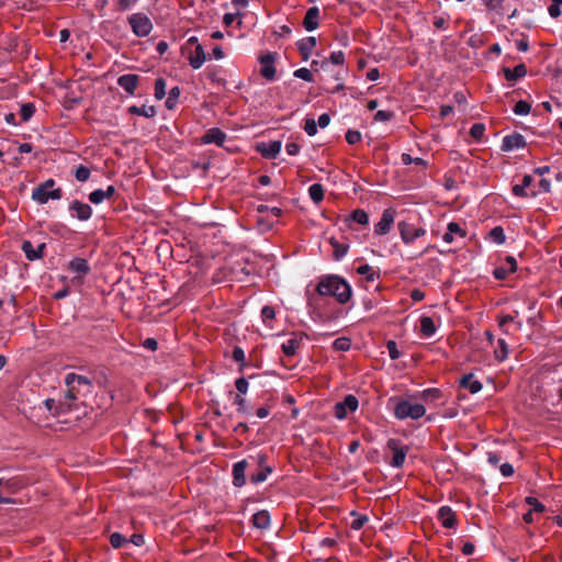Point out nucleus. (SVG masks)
Returning <instances> with one entry per match:
<instances>
[{"label":"nucleus","instance_id":"412c9836","mask_svg":"<svg viewBox=\"0 0 562 562\" xmlns=\"http://www.w3.org/2000/svg\"><path fill=\"white\" fill-rule=\"evenodd\" d=\"M516 268V259L514 257H507L506 267H497L493 273L497 280H503L507 277L508 273L514 272Z\"/></svg>","mask_w":562,"mask_h":562},{"label":"nucleus","instance_id":"864d4df0","mask_svg":"<svg viewBox=\"0 0 562 562\" xmlns=\"http://www.w3.org/2000/svg\"><path fill=\"white\" fill-rule=\"evenodd\" d=\"M386 348H387L389 356L391 359L396 360L401 357V353L397 349L395 341H393V340L387 341Z\"/></svg>","mask_w":562,"mask_h":562},{"label":"nucleus","instance_id":"f257e3e1","mask_svg":"<svg viewBox=\"0 0 562 562\" xmlns=\"http://www.w3.org/2000/svg\"><path fill=\"white\" fill-rule=\"evenodd\" d=\"M65 383L67 385V392L64 401L58 403L53 398L44 401L46 409L54 416L71 411L74 407L72 402L87 396L92 391V383L85 375L68 373L65 378Z\"/></svg>","mask_w":562,"mask_h":562},{"label":"nucleus","instance_id":"79ce46f5","mask_svg":"<svg viewBox=\"0 0 562 562\" xmlns=\"http://www.w3.org/2000/svg\"><path fill=\"white\" fill-rule=\"evenodd\" d=\"M498 348L495 350V356L498 360L503 361L508 355V346L504 339H498Z\"/></svg>","mask_w":562,"mask_h":562},{"label":"nucleus","instance_id":"7c9ffc66","mask_svg":"<svg viewBox=\"0 0 562 562\" xmlns=\"http://www.w3.org/2000/svg\"><path fill=\"white\" fill-rule=\"evenodd\" d=\"M261 64H262L261 75L269 80L273 79L276 69H274L273 65L271 64L269 57L268 56L262 57Z\"/></svg>","mask_w":562,"mask_h":562},{"label":"nucleus","instance_id":"bf43d9fd","mask_svg":"<svg viewBox=\"0 0 562 562\" xmlns=\"http://www.w3.org/2000/svg\"><path fill=\"white\" fill-rule=\"evenodd\" d=\"M233 359L239 362L241 366L245 364V352L240 347H235L233 350Z\"/></svg>","mask_w":562,"mask_h":562},{"label":"nucleus","instance_id":"393cba45","mask_svg":"<svg viewBox=\"0 0 562 562\" xmlns=\"http://www.w3.org/2000/svg\"><path fill=\"white\" fill-rule=\"evenodd\" d=\"M505 78L509 81L517 80L519 78H522L527 74V68L525 65L520 64L517 65L514 69L505 68Z\"/></svg>","mask_w":562,"mask_h":562},{"label":"nucleus","instance_id":"ddd939ff","mask_svg":"<svg viewBox=\"0 0 562 562\" xmlns=\"http://www.w3.org/2000/svg\"><path fill=\"white\" fill-rule=\"evenodd\" d=\"M69 211L72 217L80 221H87L92 215L91 206L77 200L70 203Z\"/></svg>","mask_w":562,"mask_h":562},{"label":"nucleus","instance_id":"423d86ee","mask_svg":"<svg viewBox=\"0 0 562 562\" xmlns=\"http://www.w3.org/2000/svg\"><path fill=\"white\" fill-rule=\"evenodd\" d=\"M68 270L74 273L71 283L79 286L83 283L85 278L89 274L91 268L87 259L76 257L69 261Z\"/></svg>","mask_w":562,"mask_h":562},{"label":"nucleus","instance_id":"9d476101","mask_svg":"<svg viewBox=\"0 0 562 562\" xmlns=\"http://www.w3.org/2000/svg\"><path fill=\"white\" fill-rule=\"evenodd\" d=\"M359 402L356 396L347 395L342 402L335 405V416L338 419L346 418L348 412H355L358 408Z\"/></svg>","mask_w":562,"mask_h":562},{"label":"nucleus","instance_id":"ea45409f","mask_svg":"<svg viewBox=\"0 0 562 562\" xmlns=\"http://www.w3.org/2000/svg\"><path fill=\"white\" fill-rule=\"evenodd\" d=\"M21 487V484L16 480H3L1 491L9 494L15 493Z\"/></svg>","mask_w":562,"mask_h":562},{"label":"nucleus","instance_id":"58836bf2","mask_svg":"<svg viewBox=\"0 0 562 562\" xmlns=\"http://www.w3.org/2000/svg\"><path fill=\"white\" fill-rule=\"evenodd\" d=\"M531 105L524 100L518 101L514 106V113L517 115H527L530 113Z\"/></svg>","mask_w":562,"mask_h":562},{"label":"nucleus","instance_id":"5701e85b","mask_svg":"<svg viewBox=\"0 0 562 562\" xmlns=\"http://www.w3.org/2000/svg\"><path fill=\"white\" fill-rule=\"evenodd\" d=\"M461 386L468 389L472 394L479 393L482 390V383L473 379V374H465L460 380Z\"/></svg>","mask_w":562,"mask_h":562},{"label":"nucleus","instance_id":"13d9d810","mask_svg":"<svg viewBox=\"0 0 562 562\" xmlns=\"http://www.w3.org/2000/svg\"><path fill=\"white\" fill-rule=\"evenodd\" d=\"M234 403L237 406V411L239 413H241V414H246L247 413L246 400L243 396L236 395Z\"/></svg>","mask_w":562,"mask_h":562},{"label":"nucleus","instance_id":"5fc2aeb1","mask_svg":"<svg viewBox=\"0 0 562 562\" xmlns=\"http://www.w3.org/2000/svg\"><path fill=\"white\" fill-rule=\"evenodd\" d=\"M552 3L550 4L548 11L550 16L558 18L561 14L560 5L562 4V0H551Z\"/></svg>","mask_w":562,"mask_h":562},{"label":"nucleus","instance_id":"a878e982","mask_svg":"<svg viewBox=\"0 0 562 562\" xmlns=\"http://www.w3.org/2000/svg\"><path fill=\"white\" fill-rule=\"evenodd\" d=\"M252 522L256 528L266 529L270 524V515L267 510H260L252 516Z\"/></svg>","mask_w":562,"mask_h":562},{"label":"nucleus","instance_id":"3c124183","mask_svg":"<svg viewBox=\"0 0 562 562\" xmlns=\"http://www.w3.org/2000/svg\"><path fill=\"white\" fill-rule=\"evenodd\" d=\"M239 19L238 20V25H241V14L240 12H234V13H226L223 18V23L226 25V26H229L232 25L236 19Z\"/></svg>","mask_w":562,"mask_h":562},{"label":"nucleus","instance_id":"09e8293b","mask_svg":"<svg viewBox=\"0 0 562 562\" xmlns=\"http://www.w3.org/2000/svg\"><path fill=\"white\" fill-rule=\"evenodd\" d=\"M105 199L104 196V193H103V190L102 189H97L94 191H92L90 194H89V201L93 204H100L102 203Z\"/></svg>","mask_w":562,"mask_h":562},{"label":"nucleus","instance_id":"c9c22d12","mask_svg":"<svg viewBox=\"0 0 562 562\" xmlns=\"http://www.w3.org/2000/svg\"><path fill=\"white\" fill-rule=\"evenodd\" d=\"M351 347V341L347 337H339L334 340L333 348L337 351H348Z\"/></svg>","mask_w":562,"mask_h":562},{"label":"nucleus","instance_id":"774afa93","mask_svg":"<svg viewBox=\"0 0 562 562\" xmlns=\"http://www.w3.org/2000/svg\"><path fill=\"white\" fill-rule=\"evenodd\" d=\"M513 193L516 196H521V198L528 196V193L526 192V188H524L522 184H515L513 187Z\"/></svg>","mask_w":562,"mask_h":562},{"label":"nucleus","instance_id":"338daca9","mask_svg":"<svg viewBox=\"0 0 562 562\" xmlns=\"http://www.w3.org/2000/svg\"><path fill=\"white\" fill-rule=\"evenodd\" d=\"M392 114L387 111H378L374 115L375 121L385 122L391 119Z\"/></svg>","mask_w":562,"mask_h":562},{"label":"nucleus","instance_id":"0eeeda50","mask_svg":"<svg viewBox=\"0 0 562 562\" xmlns=\"http://www.w3.org/2000/svg\"><path fill=\"white\" fill-rule=\"evenodd\" d=\"M128 23L136 36L145 37L153 30L150 19L144 13H134L128 18Z\"/></svg>","mask_w":562,"mask_h":562},{"label":"nucleus","instance_id":"4c0bfd02","mask_svg":"<svg viewBox=\"0 0 562 562\" xmlns=\"http://www.w3.org/2000/svg\"><path fill=\"white\" fill-rule=\"evenodd\" d=\"M490 236L491 238L498 245H502L505 243V233H504V229L501 227V226H496L494 227L491 232H490Z\"/></svg>","mask_w":562,"mask_h":562},{"label":"nucleus","instance_id":"cd10ccee","mask_svg":"<svg viewBox=\"0 0 562 562\" xmlns=\"http://www.w3.org/2000/svg\"><path fill=\"white\" fill-rule=\"evenodd\" d=\"M420 330L424 336L430 337L436 331V326L431 317L429 316H423L420 318Z\"/></svg>","mask_w":562,"mask_h":562},{"label":"nucleus","instance_id":"b1692460","mask_svg":"<svg viewBox=\"0 0 562 562\" xmlns=\"http://www.w3.org/2000/svg\"><path fill=\"white\" fill-rule=\"evenodd\" d=\"M454 235H459L460 237L465 236V232L460 227L458 223L451 222L448 225V231L442 236L443 241L450 244L454 240Z\"/></svg>","mask_w":562,"mask_h":562},{"label":"nucleus","instance_id":"c85d7f7f","mask_svg":"<svg viewBox=\"0 0 562 562\" xmlns=\"http://www.w3.org/2000/svg\"><path fill=\"white\" fill-rule=\"evenodd\" d=\"M128 111L133 114H137L145 117H153L156 115V109L153 105H132Z\"/></svg>","mask_w":562,"mask_h":562},{"label":"nucleus","instance_id":"6e6552de","mask_svg":"<svg viewBox=\"0 0 562 562\" xmlns=\"http://www.w3.org/2000/svg\"><path fill=\"white\" fill-rule=\"evenodd\" d=\"M387 449L392 452L390 464L394 468H401L405 462L408 448L402 446L397 439H390L387 441Z\"/></svg>","mask_w":562,"mask_h":562},{"label":"nucleus","instance_id":"6e6d98bb","mask_svg":"<svg viewBox=\"0 0 562 562\" xmlns=\"http://www.w3.org/2000/svg\"><path fill=\"white\" fill-rule=\"evenodd\" d=\"M360 139H361V134L358 131L349 130L346 133V140L350 145L357 144L358 142H360Z\"/></svg>","mask_w":562,"mask_h":562},{"label":"nucleus","instance_id":"a19ab883","mask_svg":"<svg viewBox=\"0 0 562 562\" xmlns=\"http://www.w3.org/2000/svg\"><path fill=\"white\" fill-rule=\"evenodd\" d=\"M166 95V81L162 78H158L155 82V98L157 100L164 99Z\"/></svg>","mask_w":562,"mask_h":562},{"label":"nucleus","instance_id":"0e129e2a","mask_svg":"<svg viewBox=\"0 0 562 562\" xmlns=\"http://www.w3.org/2000/svg\"><path fill=\"white\" fill-rule=\"evenodd\" d=\"M483 4L490 10H498L502 7L503 0H481Z\"/></svg>","mask_w":562,"mask_h":562},{"label":"nucleus","instance_id":"de8ad7c7","mask_svg":"<svg viewBox=\"0 0 562 562\" xmlns=\"http://www.w3.org/2000/svg\"><path fill=\"white\" fill-rule=\"evenodd\" d=\"M526 503L530 506L529 510L533 513H542L544 510V506L535 497H527Z\"/></svg>","mask_w":562,"mask_h":562},{"label":"nucleus","instance_id":"c03bdc74","mask_svg":"<svg viewBox=\"0 0 562 562\" xmlns=\"http://www.w3.org/2000/svg\"><path fill=\"white\" fill-rule=\"evenodd\" d=\"M281 348L284 355L292 356L295 353V350L297 348V341L293 338L288 339L285 342L282 344Z\"/></svg>","mask_w":562,"mask_h":562},{"label":"nucleus","instance_id":"603ef678","mask_svg":"<svg viewBox=\"0 0 562 562\" xmlns=\"http://www.w3.org/2000/svg\"><path fill=\"white\" fill-rule=\"evenodd\" d=\"M126 541V538L119 532H114L110 537V542L114 548H121Z\"/></svg>","mask_w":562,"mask_h":562},{"label":"nucleus","instance_id":"4d7b16f0","mask_svg":"<svg viewBox=\"0 0 562 562\" xmlns=\"http://www.w3.org/2000/svg\"><path fill=\"white\" fill-rule=\"evenodd\" d=\"M368 521V518L367 516H357L356 518H353V520L350 522V527L353 529V530H359L361 529L364 524Z\"/></svg>","mask_w":562,"mask_h":562},{"label":"nucleus","instance_id":"f704fd0d","mask_svg":"<svg viewBox=\"0 0 562 562\" xmlns=\"http://www.w3.org/2000/svg\"><path fill=\"white\" fill-rule=\"evenodd\" d=\"M330 244L334 248V257L335 259L339 260L341 259L348 251V246L345 244H339L334 238L330 239Z\"/></svg>","mask_w":562,"mask_h":562},{"label":"nucleus","instance_id":"2eb2a0df","mask_svg":"<svg viewBox=\"0 0 562 562\" xmlns=\"http://www.w3.org/2000/svg\"><path fill=\"white\" fill-rule=\"evenodd\" d=\"M526 146V139L520 134H512L504 137L502 143V149L504 151H510L514 149L524 148Z\"/></svg>","mask_w":562,"mask_h":562},{"label":"nucleus","instance_id":"9b49d317","mask_svg":"<svg viewBox=\"0 0 562 562\" xmlns=\"http://www.w3.org/2000/svg\"><path fill=\"white\" fill-rule=\"evenodd\" d=\"M395 218V212L392 209L383 211L381 220L376 223L374 232L376 235H385L390 232Z\"/></svg>","mask_w":562,"mask_h":562},{"label":"nucleus","instance_id":"49530a36","mask_svg":"<svg viewBox=\"0 0 562 562\" xmlns=\"http://www.w3.org/2000/svg\"><path fill=\"white\" fill-rule=\"evenodd\" d=\"M485 126L481 123H475L470 128V135L475 139H481L484 135Z\"/></svg>","mask_w":562,"mask_h":562},{"label":"nucleus","instance_id":"052dcab7","mask_svg":"<svg viewBox=\"0 0 562 562\" xmlns=\"http://www.w3.org/2000/svg\"><path fill=\"white\" fill-rule=\"evenodd\" d=\"M294 76L306 81L312 80V72L307 68H300L295 70Z\"/></svg>","mask_w":562,"mask_h":562},{"label":"nucleus","instance_id":"e2e57ef3","mask_svg":"<svg viewBox=\"0 0 562 562\" xmlns=\"http://www.w3.org/2000/svg\"><path fill=\"white\" fill-rule=\"evenodd\" d=\"M235 386L240 394H246L248 391V382L244 378H239L235 382Z\"/></svg>","mask_w":562,"mask_h":562},{"label":"nucleus","instance_id":"37998d69","mask_svg":"<svg viewBox=\"0 0 562 562\" xmlns=\"http://www.w3.org/2000/svg\"><path fill=\"white\" fill-rule=\"evenodd\" d=\"M75 177L78 181L80 182H85L89 179L90 177V170L89 168H87L86 166L83 165H80L76 168L75 170Z\"/></svg>","mask_w":562,"mask_h":562},{"label":"nucleus","instance_id":"20e7f679","mask_svg":"<svg viewBox=\"0 0 562 562\" xmlns=\"http://www.w3.org/2000/svg\"><path fill=\"white\" fill-rule=\"evenodd\" d=\"M393 412L397 419H418L425 415L426 408L423 404L401 400L395 404Z\"/></svg>","mask_w":562,"mask_h":562},{"label":"nucleus","instance_id":"e433bc0d","mask_svg":"<svg viewBox=\"0 0 562 562\" xmlns=\"http://www.w3.org/2000/svg\"><path fill=\"white\" fill-rule=\"evenodd\" d=\"M35 112V106L32 103H24L21 105L20 115L23 122L29 121Z\"/></svg>","mask_w":562,"mask_h":562},{"label":"nucleus","instance_id":"72a5a7b5","mask_svg":"<svg viewBox=\"0 0 562 562\" xmlns=\"http://www.w3.org/2000/svg\"><path fill=\"white\" fill-rule=\"evenodd\" d=\"M179 97H180V88L179 87L171 88L168 93V98L166 100V106L169 110H172L177 105Z\"/></svg>","mask_w":562,"mask_h":562},{"label":"nucleus","instance_id":"aec40b11","mask_svg":"<svg viewBox=\"0 0 562 562\" xmlns=\"http://www.w3.org/2000/svg\"><path fill=\"white\" fill-rule=\"evenodd\" d=\"M205 60L206 56L204 49L200 44H198L194 52L189 56V64L193 69H199L203 66Z\"/></svg>","mask_w":562,"mask_h":562},{"label":"nucleus","instance_id":"2f4dec72","mask_svg":"<svg viewBox=\"0 0 562 562\" xmlns=\"http://www.w3.org/2000/svg\"><path fill=\"white\" fill-rule=\"evenodd\" d=\"M303 24L307 31L316 29V7L307 10Z\"/></svg>","mask_w":562,"mask_h":562},{"label":"nucleus","instance_id":"f8f14e48","mask_svg":"<svg viewBox=\"0 0 562 562\" xmlns=\"http://www.w3.org/2000/svg\"><path fill=\"white\" fill-rule=\"evenodd\" d=\"M280 140L261 142L257 144V150L268 159L276 158L281 150Z\"/></svg>","mask_w":562,"mask_h":562},{"label":"nucleus","instance_id":"1a4fd4ad","mask_svg":"<svg viewBox=\"0 0 562 562\" xmlns=\"http://www.w3.org/2000/svg\"><path fill=\"white\" fill-rule=\"evenodd\" d=\"M398 231L401 238L405 244H412L416 238L426 234V231L423 227H414L407 222H400Z\"/></svg>","mask_w":562,"mask_h":562},{"label":"nucleus","instance_id":"c756f323","mask_svg":"<svg viewBox=\"0 0 562 562\" xmlns=\"http://www.w3.org/2000/svg\"><path fill=\"white\" fill-rule=\"evenodd\" d=\"M276 317V311L272 306H269V305H266L262 307L261 310V318H262V322L263 324L269 327V328H272V321Z\"/></svg>","mask_w":562,"mask_h":562},{"label":"nucleus","instance_id":"4468645a","mask_svg":"<svg viewBox=\"0 0 562 562\" xmlns=\"http://www.w3.org/2000/svg\"><path fill=\"white\" fill-rule=\"evenodd\" d=\"M437 518L445 528H454L457 525L456 513L449 506H441Z\"/></svg>","mask_w":562,"mask_h":562},{"label":"nucleus","instance_id":"473e14b6","mask_svg":"<svg viewBox=\"0 0 562 562\" xmlns=\"http://www.w3.org/2000/svg\"><path fill=\"white\" fill-rule=\"evenodd\" d=\"M350 218L360 224V225H368L369 223V215L368 213L362 209H357L350 214Z\"/></svg>","mask_w":562,"mask_h":562},{"label":"nucleus","instance_id":"bb28decb","mask_svg":"<svg viewBox=\"0 0 562 562\" xmlns=\"http://www.w3.org/2000/svg\"><path fill=\"white\" fill-rule=\"evenodd\" d=\"M357 272L361 276H364L367 281L369 282H373L380 277L379 271H376L373 267H371L368 263L358 267Z\"/></svg>","mask_w":562,"mask_h":562},{"label":"nucleus","instance_id":"69168bd1","mask_svg":"<svg viewBox=\"0 0 562 562\" xmlns=\"http://www.w3.org/2000/svg\"><path fill=\"white\" fill-rule=\"evenodd\" d=\"M143 346L148 350L155 351L158 347V342L154 338H147L144 340Z\"/></svg>","mask_w":562,"mask_h":562},{"label":"nucleus","instance_id":"680f3d73","mask_svg":"<svg viewBox=\"0 0 562 562\" xmlns=\"http://www.w3.org/2000/svg\"><path fill=\"white\" fill-rule=\"evenodd\" d=\"M304 128L308 135H311V136L315 135L316 134L315 120L312 117L306 119Z\"/></svg>","mask_w":562,"mask_h":562},{"label":"nucleus","instance_id":"6ab92c4d","mask_svg":"<svg viewBox=\"0 0 562 562\" xmlns=\"http://www.w3.org/2000/svg\"><path fill=\"white\" fill-rule=\"evenodd\" d=\"M315 45H316V38L314 36H308V37L302 38L297 42V48H299L303 59L306 60L311 56Z\"/></svg>","mask_w":562,"mask_h":562},{"label":"nucleus","instance_id":"8fccbe9b","mask_svg":"<svg viewBox=\"0 0 562 562\" xmlns=\"http://www.w3.org/2000/svg\"><path fill=\"white\" fill-rule=\"evenodd\" d=\"M402 162L404 165H411V164H415V165H419V166H425L426 165V161L423 159V158H413L409 154H402Z\"/></svg>","mask_w":562,"mask_h":562},{"label":"nucleus","instance_id":"f3484780","mask_svg":"<svg viewBox=\"0 0 562 562\" xmlns=\"http://www.w3.org/2000/svg\"><path fill=\"white\" fill-rule=\"evenodd\" d=\"M119 86L125 90L128 94H134L137 85H138V76L135 74H126L117 79Z\"/></svg>","mask_w":562,"mask_h":562},{"label":"nucleus","instance_id":"39448f33","mask_svg":"<svg viewBox=\"0 0 562 562\" xmlns=\"http://www.w3.org/2000/svg\"><path fill=\"white\" fill-rule=\"evenodd\" d=\"M54 184L55 181L53 179L46 180L33 190L32 199L40 204H45L49 200H59L61 198V190L54 189Z\"/></svg>","mask_w":562,"mask_h":562},{"label":"nucleus","instance_id":"a18cd8bd","mask_svg":"<svg viewBox=\"0 0 562 562\" xmlns=\"http://www.w3.org/2000/svg\"><path fill=\"white\" fill-rule=\"evenodd\" d=\"M270 473H271V468L265 467L257 474L251 475V481L254 483H261L267 480V477Z\"/></svg>","mask_w":562,"mask_h":562},{"label":"nucleus","instance_id":"4be33fe9","mask_svg":"<svg viewBox=\"0 0 562 562\" xmlns=\"http://www.w3.org/2000/svg\"><path fill=\"white\" fill-rule=\"evenodd\" d=\"M247 462L245 460L239 461L233 467L234 485L240 487L245 484V471Z\"/></svg>","mask_w":562,"mask_h":562},{"label":"nucleus","instance_id":"7ed1b4c3","mask_svg":"<svg viewBox=\"0 0 562 562\" xmlns=\"http://www.w3.org/2000/svg\"><path fill=\"white\" fill-rule=\"evenodd\" d=\"M318 294L334 296L340 304H345L351 299L352 291L344 278L328 274L318 280Z\"/></svg>","mask_w":562,"mask_h":562},{"label":"nucleus","instance_id":"dca6fc26","mask_svg":"<svg viewBox=\"0 0 562 562\" xmlns=\"http://www.w3.org/2000/svg\"><path fill=\"white\" fill-rule=\"evenodd\" d=\"M44 249H45L44 243L40 244L37 246V248H34L33 244L30 240H24L22 243V250H23L25 257L31 261L41 259L43 257Z\"/></svg>","mask_w":562,"mask_h":562},{"label":"nucleus","instance_id":"f03ea898","mask_svg":"<svg viewBox=\"0 0 562 562\" xmlns=\"http://www.w3.org/2000/svg\"><path fill=\"white\" fill-rule=\"evenodd\" d=\"M321 70V81L325 90L336 92L344 89L342 80L348 74V68L345 66V54L341 50L333 52L329 58L324 59Z\"/></svg>","mask_w":562,"mask_h":562},{"label":"nucleus","instance_id":"a211bd4d","mask_svg":"<svg viewBox=\"0 0 562 562\" xmlns=\"http://www.w3.org/2000/svg\"><path fill=\"white\" fill-rule=\"evenodd\" d=\"M226 139V134L220 128H210L202 137L204 144H216L222 146Z\"/></svg>","mask_w":562,"mask_h":562}]
</instances>
